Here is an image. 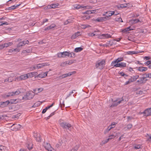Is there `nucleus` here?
<instances>
[{"instance_id":"1","label":"nucleus","mask_w":151,"mask_h":151,"mask_svg":"<svg viewBox=\"0 0 151 151\" xmlns=\"http://www.w3.org/2000/svg\"><path fill=\"white\" fill-rule=\"evenodd\" d=\"M35 95L33 91H29L26 93V94L22 97V99L25 100L32 99Z\"/></svg>"},{"instance_id":"2","label":"nucleus","mask_w":151,"mask_h":151,"mask_svg":"<svg viewBox=\"0 0 151 151\" xmlns=\"http://www.w3.org/2000/svg\"><path fill=\"white\" fill-rule=\"evenodd\" d=\"M105 64V60H99L96 62L95 66L97 69H102L104 68Z\"/></svg>"},{"instance_id":"3","label":"nucleus","mask_w":151,"mask_h":151,"mask_svg":"<svg viewBox=\"0 0 151 151\" xmlns=\"http://www.w3.org/2000/svg\"><path fill=\"white\" fill-rule=\"evenodd\" d=\"M120 98H117L116 100L113 101V99H111V101L113 102L112 104L109 106L110 108H113L116 107L122 101H123V99L122 98V100H120Z\"/></svg>"},{"instance_id":"4","label":"nucleus","mask_w":151,"mask_h":151,"mask_svg":"<svg viewBox=\"0 0 151 151\" xmlns=\"http://www.w3.org/2000/svg\"><path fill=\"white\" fill-rule=\"evenodd\" d=\"M60 125L63 128L66 129H70L71 127L70 123L63 122H61L60 123Z\"/></svg>"},{"instance_id":"5","label":"nucleus","mask_w":151,"mask_h":151,"mask_svg":"<svg viewBox=\"0 0 151 151\" xmlns=\"http://www.w3.org/2000/svg\"><path fill=\"white\" fill-rule=\"evenodd\" d=\"M43 146L48 151H55L54 149L53 148L51 147L50 143L44 142L43 144Z\"/></svg>"},{"instance_id":"6","label":"nucleus","mask_w":151,"mask_h":151,"mask_svg":"<svg viewBox=\"0 0 151 151\" xmlns=\"http://www.w3.org/2000/svg\"><path fill=\"white\" fill-rule=\"evenodd\" d=\"M92 8L91 6H83V5H78L76 6V9H81L83 10H85L87 9H91Z\"/></svg>"},{"instance_id":"7","label":"nucleus","mask_w":151,"mask_h":151,"mask_svg":"<svg viewBox=\"0 0 151 151\" xmlns=\"http://www.w3.org/2000/svg\"><path fill=\"white\" fill-rule=\"evenodd\" d=\"M106 14H107V15L105 17H106V20H108L109 19V17L113 15H116L118 14V13L115 14V12L112 11H109L107 12H106Z\"/></svg>"},{"instance_id":"8","label":"nucleus","mask_w":151,"mask_h":151,"mask_svg":"<svg viewBox=\"0 0 151 151\" xmlns=\"http://www.w3.org/2000/svg\"><path fill=\"white\" fill-rule=\"evenodd\" d=\"M12 128L11 129L13 131H16L19 130L21 127V126L19 124H14L10 126Z\"/></svg>"},{"instance_id":"9","label":"nucleus","mask_w":151,"mask_h":151,"mask_svg":"<svg viewBox=\"0 0 151 151\" xmlns=\"http://www.w3.org/2000/svg\"><path fill=\"white\" fill-rule=\"evenodd\" d=\"M141 114H144V116H148L151 115V108L147 109L142 112Z\"/></svg>"},{"instance_id":"10","label":"nucleus","mask_w":151,"mask_h":151,"mask_svg":"<svg viewBox=\"0 0 151 151\" xmlns=\"http://www.w3.org/2000/svg\"><path fill=\"white\" fill-rule=\"evenodd\" d=\"M12 44L13 43L12 42H9L0 45V49H2L5 47H7L12 45Z\"/></svg>"},{"instance_id":"11","label":"nucleus","mask_w":151,"mask_h":151,"mask_svg":"<svg viewBox=\"0 0 151 151\" xmlns=\"http://www.w3.org/2000/svg\"><path fill=\"white\" fill-rule=\"evenodd\" d=\"M114 66L115 67H119L120 68H124L126 67V63L124 62H121L120 63H116V64Z\"/></svg>"},{"instance_id":"12","label":"nucleus","mask_w":151,"mask_h":151,"mask_svg":"<svg viewBox=\"0 0 151 151\" xmlns=\"http://www.w3.org/2000/svg\"><path fill=\"white\" fill-rule=\"evenodd\" d=\"M59 4L58 3L51 4L50 5H48L47 6V8L48 9H50L51 8L55 9L56 8H58Z\"/></svg>"},{"instance_id":"13","label":"nucleus","mask_w":151,"mask_h":151,"mask_svg":"<svg viewBox=\"0 0 151 151\" xmlns=\"http://www.w3.org/2000/svg\"><path fill=\"white\" fill-rule=\"evenodd\" d=\"M27 78V74L22 75L17 77V79L19 80H25Z\"/></svg>"},{"instance_id":"14","label":"nucleus","mask_w":151,"mask_h":151,"mask_svg":"<svg viewBox=\"0 0 151 151\" xmlns=\"http://www.w3.org/2000/svg\"><path fill=\"white\" fill-rule=\"evenodd\" d=\"M106 17H99L96 19H94L93 21L98 22H102L104 21H105L106 20Z\"/></svg>"},{"instance_id":"15","label":"nucleus","mask_w":151,"mask_h":151,"mask_svg":"<svg viewBox=\"0 0 151 151\" xmlns=\"http://www.w3.org/2000/svg\"><path fill=\"white\" fill-rule=\"evenodd\" d=\"M10 102L9 100H7L5 102H0V107H5L7 106L9 103Z\"/></svg>"},{"instance_id":"16","label":"nucleus","mask_w":151,"mask_h":151,"mask_svg":"<svg viewBox=\"0 0 151 151\" xmlns=\"http://www.w3.org/2000/svg\"><path fill=\"white\" fill-rule=\"evenodd\" d=\"M75 72V71L73 72H69L65 74H64L62 75L61 76V78H65L66 77H67L68 76H70L72 75Z\"/></svg>"},{"instance_id":"17","label":"nucleus","mask_w":151,"mask_h":151,"mask_svg":"<svg viewBox=\"0 0 151 151\" xmlns=\"http://www.w3.org/2000/svg\"><path fill=\"white\" fill-rule=\"evenodd\" d=\"M43 90V89L42 88H36L33 90V92L34 94H37L40 92L42 91Z\"/></svg>"},{"instance_id":"18","label":"nucleus","mask_w":151,"mask_h":151,"mask_svg":"<svg viewBox=\"0 0 151 151\" xmlns=\"http://www.w3.org/2000/svg\"><path fill=\"white\" fill-rule=\"evenodd\" d=\"M20 5V4H17L16 5H14L11 7L6 8V10H10L12 9H16Z\"/></svg>"},{"instance_id":"19","label":"nucleus","mask_w":151,"mask_h":151,"mask_svg":"<svg viewBox=\"0 0 151 151\" xmlns=\"http://www.w3.org/2000/svg\"><path fill=\"white\" fill-rule=\"evenodd\" d=\"M47 72H46L44 73H42L41 74H39L37 76L38 78H43L47 76Z\"/></svg>"},{"instance_id":"20","label":"nucleus","mask_w":151,"mask_h":151,"mask_svg":"<svg viewBox=\"0 0 151 151\" xmlns=\"http://www.w3.org/2000/svg\"><path fill=\"white\" fill-rule=\"evenodd\" d=\"M47 64L46 63H42V64L40 63L37 64V69H39L42 68L43 67L47 66Z\"/></svg>"},{"instance_id":"21","label":"nucleus","mask_w":151,"mask_h":151,"mask_svg":"<svg viewBox=\"0 0 151 151\" xmlns=\"http://www.w3.org/2000/svg\"><path fill=\"white\" fill-rule=\"evenodd\" d=\"M35 137L36 138V139L37 141V142H40L41 138V136L40 134H35L34 135Z\"/></svg>"},{"instance_id":"22","label":"nucleus","mask_w":151,"mask_h":151,"mask_svg":"<svg viewBox=\"0 0 151 151\" xmlns=\"http://www.w3.org/2000/svg\"><path fill=\"white\" fill-rule=\"evenodd\" d=\"M129 22L131 24H134L140 22V20L138 19H133L130 20Z\"/></svg>"},{"instance_id":"23","label":"nucleus","mask_w":151,"mask_h":151,"mask_svg":"<svg viewBox=\"0 0 151 151\" xmlns=\"http://www.w3.org/2000/svg\"><path fill=\"white\" fill-rule=\"evenodd\" d=\"M23 92L22 89H18L15 91L14 92V96L19 94L20 93Z\"/></svg>"},{"instance_id":"24","label":"nucleus","mask_w":151,"mask_h":151,"mask_svg":"<svg viewBox=\"0 0 151 151\" xmlns=\"http://www.w3.org/2000/svg\"><path fill=\"white\" fill-rule=\"evenodd\" d=\"M63 54V58H65L66 56H70V53L69 52H68L67 51L64 52H61Z\"/></svg>"},{"instance_id":"25","label":"nucleus","mask_w":151,"mask_h":151,"mask_svg":"<svg viewBox=\"0 0 151 151\" xmlns=\"http://www.w3.org/2000/svg\"><path fill=\"white\" fill-rule=\"evenodd\" d=\"M114 127H113L111 126H109L104 132V134H106L107 133H108L111 129Z\"/></svg>"},{"instance_id":"26","label":"nucleus","mask_w":151,"mask_h":151,"mask_svg":"<svg viewBox=\"0 0 151 151\" xmlns=\"http://www.w3.org/2000/svg\"><path fill=\"white\" fill-rule=\"evenodd\" d=\"M132 28H131L130 27H127V28L124 29H123L122 32H128L129 31L132 30Z\"/></svg>"},{"instance_id":"27","label":"nucleus","mask_w":151,"mask_h":151,"mask_svg":"<svg viewBox=\"0 0 151 151\" xmlns=\"http://www.w3.org/2000/svg\"><path fill=\"white\" fill-rule=\"evenodd\" d=\"M123 59H124L123 58H118L116 59L115 60L117 62V63H119L121 61H123Z\"/></svg>"},{"instance_id":"28","label":"nucleus","mask_w":151,"mask_h":151,"mask_svg":"<svg viewBox=\"0 0 151 151\" xmlns=\"http://www.w3.org/2000/svg\"><path fill=\"white\" fill-rule=\"evenodd\" d=\"M56 26V25L54 24H52L50 26L48 27L49 30H53V29Z\"/></svg>"},{"instance_id":"29","label":"nucleus","mask_w":151,"mask_h":151,"mask_svg":"<svg viewBox=\"0 0 151 151\" xmlns=\"http://www.w3.org/2000/svg\"><path fill=\"white\" fill-rule=\"evenodd\" d=\"M14 96V91L9 92L6 95V97H9Z\"/></svg>"},{"instance_id":"30","label":"nucleus","mask_w":151,"mask_h":151,"mask_svg":"<svg viewBox=\"0 0 151 151\" xmlns=\"http://www.w3.org/2000/svg\"><path fill=\"white\" fill-rule=\"evenodd\" d=\"M68 21L69 22V24L72 22L74 21V18L72 17H70L69 18V19H68Z\"/></svg>"},{"instance_id":"31","label":"nucleus","mask_w":151,"mask_h":151,"mask_svg":"<svg viewBox=\"0 0 151 151\" xmlns=\"http://www.w3.org/2000/svg\"><path fill=\"white\" fill-rule=\"evenodd\" d=\"M18 102L17 99H13L10 100L11 103V104H16Z\"/></svg>"},{"instance_id":"32","label":"nucleus","mask_w":151,"mask_h":151,"mask_svg":"<svg viewBox=\"0 0 151 151\" xmlns=\"http://www.w3.org/2000/svg\"><path fill=\"white\" fill-rule=\"evenodd\" d=\"M32 51L30 49H27L25 50H24L22 51V53H29L31 52Z\"/></svg>"},{"instance_id":"33","label":"nucleus","mask_w":151,"mask_h":151,"mask_svg":"<svg viewBox=\"0 0 151 151\" xmlns=\"http://www.w3.org/2000/svg\"><path fill=\"white\" fill-rule=\"evenodd\" d=\"M27 147L29 150H31L32 148V145L31 143L27 144Z\"/></svg>"},{"instance_id":"34","label":"nucleus","mask_w":151,"mask_h":151,"mask_svg":"<svg viewBox=\"0 0 151 151\" xmlns=\"http://www.w3.org/2000/svg\"><path fill=\"white\" fill-rule=\"evenodd\" d=\"M104 39L105 38H108L109 37H111V36L108 34H103Z\"/></svg>"},{"instance_id":"35","label":"nucleus","mask_w":151,"mask_h":151,"mask_svg":"<svg viewBox=\"0 0 151 151\" xmlns=\"http://www.w3.org/2000/svg\"><path fill=\"white\" fill-rule=\"evenodd\" d=\"M138 52H136L135 51H129L127 52V53L128 55H132V54H137Z\"/></svg>"},{"instance_id":"36","label":"nucleus","mask_w":151,"mask_h":151,"mask_svg":"<svg viewBox=\"0 0 151 151\" xmlns=\"http://www.w3.org/2000/svg\"><path fill=\"white\" fill-rule=\"evenodd\" d=\"M127 6V4H122L119 5V6H118L119 8H125Z\"/></svg>"},{"instance_id":"37","label":"nucleus","mask_w":151,"mask_h":151,"mask_svg":"<svg viewBox=\"0 0 151 151\" xmlns=\"http://www.w3.org/2000/svg\"><path fill=\"white\" fill-rule=\"evenodd\" d=\"M63 54L62 52H59L57 53V57L59 58H63Z\"/></svg>"},{"instance_id":"38","label":"nucleus","mask_w":151,"mask_h":151,"mask_svg":"<svg viewBox=\"0 0 151 151\" xmlns=\"http://www.w3.org/2000/svg\"><path fill=\"white\" fill-rule=\"evenodd\" d=\"M83 50V48L80 47H76V52H81Z\"/></svg>"},{"instance_id":"39","label":"nucleus","mask_w":151,"mask_h":151,"mask_svg":"<svg viewBox=\"0 0 151 151\" xmlns=\"http://www.w3.org/2000/svg\"><path fill=\"white\" fill-rule=\"evenodd\" d=\"M142 145H136L134 147V148L136 149H139V148H141L142 147Z\"/></svg>"},{"instance_id":"40","label":"nucleus","mask_w":151,"mask_h":151,"mask_svg":"<svg viewBox=\"0 0 151 151\" xmlns=\"http://www.w3.org/2000/svg\"><path fill=\"white\" fill-rule=\"evenodd\" d=\"M9 82V83L12 82L13 80L14 79V77H10L8 78Z\"/></svg>"},{"instance_id":"41","label":"nucleus","mask_w":151,"mask_h":151,"mask_svg":"<svg viewBox=\"0 0 151 151\" xmlns=\"http://www.w3.org/2000/svg\"><path fill=\"white\" fill-rule=\"evenodd\" d=\"M23 44H24L23 42H20L18 44L17 46L18 47H20L24 46Z\"/></svg>"},{"instance_id":"42","label":"nucleus","mask_w":151,"mask_h":151,"mask_svg":"<svg viewBox=\"0 0 151 151\" xmlns=\"http://www.w3.org/2000/svg\"><path fill=\"white\" fill-rule=\"evenodd\" d=\"M109 141V139H106L105 140L102 141L101 143V144L103 145L107 143Z\"/></svg>"},{"instance_id":"43","label":"nucleus","mask_w":151,"mask_h":151,"mask_svg":"<svg viewBox=\"0 0 151 151\" xmlns=\"http://www.w3.org/2000/svg\"><path fill=\"white\" fill-rule=\"evenodd\" d=\"M139 77L138 75H136L135 76H133L132 77V79L134 81H135Z\"/></svg>"},{"instance_id":"44","label":"nucleus","mask_w":151,"mask_h":151,"mask_svg":"<svg viewBox=\"0 0 151 151\" xmlns=\"http://www.w3.org/2000/svg\"><path fill=\"white\" fill-rule=\"evenodd\" d=\"M27 78L29 77L31 78L33 77V74H32V72L27 73Z\"/></svg>"},{"instance_id":"45","label":"nucleus","mask_w":151,"mask_h":151,"mask_svg":"<svg viewBox=\"0 0 151 151\" xmlns=\"http://www.w3.org/2000/svg\"><path fill=\"white\" fill-rule=\"evenodd\" d=\"M115 20L117 22H123L122 19L121 17L116 18L115 19Z\"/></svg>"},{"instance_id":"46","label":"nucleus","mask_w":151,"mask_h":151,"mask_svg":"<svg viewBox=\"0 0 151 151\" xmlns=\"http://www.w3.org/2000/svg\"><path fill=\"white\" fill-rule=\"evenodd\" d=\"M70 63L69 61H66L63 64L62 63L61 64V65L63 66V65H70Z\"/></svg>"},{"instance_id":"47","label":"nucleus","mask_w":151,"mask_h":151,"mask_svg":"<svg viewBox=\"0 0 151 151\" xmlns=\"http://www.w3.org/2000/svg\"><path fill=\"white\" fill-rule=\"evenodd\" d=\"M143 76H144V77L145 78H150V76L149 75V73L148 74H146L145 73L143 74Z\"/></svg>"},{"instance_id":"48","label":"nucleus","mask_w":151,"mask_h":151,"mask_svg":"<svg viewBox=\"0 0 151 151\" xmlns=\"http://www.w3.org/2000/svg\"><path fill=\"white\" fill-rule=\"evenodd\" d=\"M117 63V62H116V61L115 60L114 61H112L111 63V65L112 66H113V67H115V66H114Z\"/></svg>"},{"instance_id":"49","label":"nucleus","mask_w":151,"mask_h":151,"mask_svg":"<svg viewBox=\"0 0 151 151\" xmlns=\"http://www.w3.org/2000/svg\"><path fill=\"white\" fill-rule=\"evenodd\" d=\"M32 70H33L35 69H37V64L34 65L32 67H31Z\"/></svg>"},{"instance_id":"50","label":"nucleus","mask_w":151,"mask_h":151,"mask_svg":"<svg viewBox=\"0 0 151 151\" xmlns=\"http://www.w3.org/2000/svg\"><path fill=\"white\" fill-rule=\"evenodd\" d=\"M0 23H1V24H0V26H3V25H7L8 24L7 22H5L4 23H2V22H0Z\"/></svg>"},{"instance_id":"51","label":"nucleus","mask_w":151,"mask_h":151,"mask_svg":"<svg viewBox=\"0 0 151 151\" xmlns=\"http://www.w3.org/2000/svg\"><path fill=\"white\" fill-rule=\"evenodd\" d=\"M4 82H3V83H9V81L8 80V78H6L4 79Z\"/></svg>"},{"instance_id":"52","label":"nucleus","mask_w":151,"mask_h":151,"mask_svg":"<svg viewBox=\"0 0 151 151\" xmlns=\"http://www.w3.org/2000/svg\"><path fill=\"white\" fill-rule=\"evenodd\" d=\"M137 70L138 71H140L141 72H143V69L142 68V67H139L138 68L137 67Z\"/></svg>"},{"instance_id":"53","label":"nucleus","mask_w":151,"mask_h":151,"mask_svg":"<svg viewBox=\"0 0 151 151\" xmlns=\"http://www.w3.org/2000/svg\"><path fill=\"white\" fill-rule=\"evenodd\" d=\"M91 10H88L86 11L85 12H84L83 14H91Z\"/></svg>"},{"instance_id":"54","label":"nucleus","mask_w":151,"mask_h":151,"mask_svg":"<svg viewBox=\"0 0 151 151\" xmlns=\"http://www.w3.org/2000/svg\"><path fill=\"white\" fill-rule=\"evenodd\" d=\"M151 63V61L148 60L146 62H145V65H149Z\"/></svg>"},{"instance_id":"55","label":"nucleus","mask_w":151,"mask_h":151,"mask_svg":"<svg viewBox=\"0 0 151 151\" xmlns=\"http://www.w3.org/2000/svg\"><path fill=\"white\" fill-rule=\"evenodd\" d=\"M90 18V16L89 15H87L86 16H85L84 17V19H88Z\"/></svg>"},{"instance_id":"56","label":"nucleus","mask_w":151,"mask_h":151,"mask_svg":"<svg viewBox=\"0 0 151 151\" xmlns=\"http://www.w3.org/2000/svg\"><path fill=\"white\" fill-rule=\"evenodd\" d=\"M22 42H23V44H23L24 46L26 44H28L29 42V41L28 40H27L26 41H22Z\"/></svg>"},{"instance_id":"57","label":"nucleus","mask_w":151,"mask_h":151,"mask_svg":"<svg viewBox=\"0 0 151 151\" xmlns=\"http://www.w3.org/2000/svg\"><path fill=\"white\" fill-rule=\"evenodd\" d=\"M73 91H75V90H73L71 92H70L69 94L67 95L66 98H67L68 97H69L70 96V95H71L73 93Z\"/></svg>"},{"instance_id":"58","label":"nucleus","mask_w":151,"mask_h":151,"mask_svg":"<svg viewBox=\"0 0 151 151\" xmlns=\"http://www.w3.org/2000/svg\"><path fill=\"white\" fill-rule=\"evenodd\" d=\"M134 119V118L132 116H128L127 117V121H129L132 119Z\"/></svg>"},{"instance_id":"59","label":"nucleus","mask_w":151,"mask_h":151,"mask_svg":"<svg viewBox=\"0 0 151 151\" xmlns=\"http://www.w3.org/2000/svg\"><path fill=\"white\" fill-rule=\"evenodd\" d=\"M98 37L99 39H104V35L102 34L100 35H99L98 36Z\"/></svg>"},{"instance_id":"60","label":"nucleus","mask_w":151,"mask_h":151,"mask_svg":"<svg viewBox=\"0 0 151 151\" xmlns=\"http://www.w3.org/2000/svg\"><path fill=\"white\" fill-rule=\"evenodd\" d=\"M14 52H18L19 51V48H16L14 49Z\"/></svg>"},{"instance_id":"61","label":"nucleus","mask_w":151,"mask_h":151,"mask_svg":"<svg viewBox=\"0 0 151 151\" xmlns=\"http://www.w3.org/2000/svg\"><path fill=\"white\" fill-rule=\"evenodd\" d=\"M132 127V124H129L127 125V128L128 129H130Z\"/></svg>"},{"instance_id":"62","label":"nucleus","mask_w":151,"mask_h":151,"mask_svg":"<svg viewBox=\"0 0 151 151\" xmlns=\"http://www.w3.org/2000/svg\"><path fill=\"white\" fill-rule=\"evenodd\" d=\"M145 79V78L144 77H143L140 78V81H141V83H143V81Z\"/></svg>"},{"instance_id":"63","label":"nucleus","mask_w":151,"mask_h":151,"mask_svg":"<svg viewBox=\"0 0 151 151\" xmlns=\"http://www.w3.org/2000/svg\"><path fill=\"white\" fill-rule=\"evenodd\" d=\"M48 19H43V21L42 22V24H43L45 23L48 21Z\"/></svg>"},{"instance_id":"64","label":"nucleus","mask_w":151,"mask_h":151,"mask_svg":"<svg viewBox=\"0 0 151 151\" xmlns=\"http://www.w3.org/2000/svg\"><path fill=\"white\" fill-rule=\"evenodd\" d=\"M69 24V22L68 21V19L64 22V25H66Z\"/></svg>"}]
</instances>
